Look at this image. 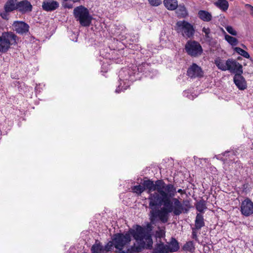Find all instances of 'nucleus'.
Wrapping results in <instances>:
<instances>
[{"instance_id": "f257e3e1", "label": "nucleus", "mask_w": 253, "mask_h": 253, "mask_svg": "<svg viewBox=\"0 0 253 253\" xmlns=\"http://www.w3.org/2000/svg\"><path fill=\"white\" fill-rule=\"evenodd\" d=\"M145 189L149 194L148 199L149 207L152 210L151 221L159 218L162 222L166 223L170 213L178 216L182 213H187L190 208L188 201H184L182 204L178 199L173 198L176 192L174 185L166 184L163 180H157L155 182L149 179L144 180L142 185H136L132 188L133 192L138 195H140Z\"/></svg>"}, {"instance_id": "e433bc0d", "label": "nucleus", "mask_w": 253, "mask_h": 253, "mask_svg": "<svg viewBox=\"0 0 253 253\" xmlns=\"http://www.w3.org/2000/svg\"><path fill=\"white\" fill-rule=\"evenodd\" d=\"M175 188L176 189L175 187ZM175 191H176V190H175ZM176 192L180 193L181 194H185V191L184 190H183L181 189H178L177 191H176L175 193H176ZM175 194L176 193H175L174 196L175 195Z\"/></svg>"}, {"instance_id": "20e7f679", "label": "nucleus", "mask_w": 253, "mask_h": 253, "mask_svg": "<svg viewBox=\"0 0 253 253\" xmlns=\"http://www.w3.org/2000/svg\"><path fill=\"white\" fill-rule=\"evenodd\" d=\"M74 14L77 21L83 26H88L91 23V17L88 10L83 6H80L74 9Z\"/></svg>"}, {"instance_id": "6e6552de", "label": "nucleus", "mask_w": 253, "mask_h": 253, "mask_svg": "<svg viewBox=\"0 0 253 253\" xmlns=\"http://www.w3.org/2000/svg\"><path fill=\"white\" fill-rule=\"evenodd\" d=\"M227 70L231 73L243 74V66L237 61L233 59H228L227 60Z\"/></svg>"}, {"instance_id": "72a5a7b5", "label": "nucleus", "mask_w": 253, "mask_h": 253, "mask_svg": "<svg viewBox=\"0 0 253 253\" xmlns=\"http://www.w3.org/2000/svg\"><path fill=\"white\" fill-rule=\"evenodd\" d=\"M245 6L248 9L250 14L253 16V6L249 4H246Z\"/></svg>"}, {"instance_id": "2f4dec72", "label": "nucleus", "mask_w": 253, "mask_h": 253, "mask_svg": "<svg viewBox=\"0 0 253 253\" xmlns=\"http://www.w3.org/2000/svg\"><path fill=\"white\" fill-rule=\"evenodd\" d=\"M192 238L194 239L195 241L199 242L198 236H197V233L198 229H195V228L193 227L192 228Z\"/></svg>"}, {"instance_id": "4468645a", "label": "nucleus", "mask_w": 253, "mask_h": 253, "mask_svg": "<svg viewBox=\"0 0 253 253\" xmlns=\"http://www.w3.org/2000/svg\"><path fill=\"white\" fill-rule=\"evenodd\" d=\"M59 3L53 0H46L42 3V9L46 11H53L59 7Z\"/></svg>"}, {"instance_id": "c756f323", "label": "nucleus", "mask_w": 253, "mask_h": 253, "mask_svg": "<svg viewBox=\"0 0 253 253\" xmlns=\"http://www.w3.org/2000/svg\"><path fill=\"white\" fill-rule=\"evenodd\" d=\"M176 13L180 17H184L187 14L186 9L184 6H179L177 9Z\"/></svg>"}, {"instance_id": "412c9836", "label": "nucleus", "mask_w": 253, "mask_h": 253, "mask_svg": "<svg viewBox=\"0 0 253 253\" xmlns=\"http://www.w3.org/2000/svg\"><path fill=\"white\" fill-rule=\"evenodd\" d=\"M91 251L92 253H103V246L98 241H96L95 244L92 246Z\"/></svg>"}, {"instance_id": "9d476101", "label": "nucleus", "mask_w": 253, "mask_h": 253, "mask_svg": "<svg viewBox=\"0 0 253 253\" xmlns=\"http://www.w3.org/2000/svg\"><path fill=\"white\" fill-rule=\"evenodd\" d=\"M203 74L201 68L195 63H193L187 71V76L191 78H201Z\"/></svg>"}, {"instance_id": "b1692460", "label": "nucleus", "mask_w": 253, "mask_h": 253, "mask_svg": "<svg viewBox=\"0 0 253 253\" xmlns=\"http://www.w3.org/2000/svg\"><path fill=\"white\" fill-rule=\"evenodd\" d=\"M224 38L225 40L232 46L237 45L238 43V40L231 36L227 34L225 32Z\"/></svg>"}, {"instance_id": "f8f14e48", "label": "nucleus", "mask_w": 253, "mask_h": 253, "mask_svg": "<svg viewBox=\"0 0 253 253\" xmlns=\"http://www.w3.org/2000/svg\"><path fill=\"white\" fill-rule=\"evenodd\" d=\"M242 74H236L234 75L233 81L239 90H244L247 88V84Z\"/></svg>"}, {"instance_id": "a19ab883", "label": "nucleus", "mask_w": 253, "mask_h": 253, "mask_svg": "<svg viewBox=\"0 0 253 253\" xmlns=\"http://www.w3.org/2000/svg\"><path fill=\"white\" fill-rule=\"evenodd\" d=\"M122 72H124V71H122L120 72L119 76H120L121 75V74H122Z\"/></svg>"}, {"instance_id": "a878e982", "label": "nucleus", "mask_w": 253, "mask_h": 253, "mask_svg": "<svg viewBox=\"0 0 253 253\" xmlns=\"http://www.w3.org/2000/svg\"><path fill=\"white\" fill-rule=\"evenodd\" d=\"M196 208L199 212H204V210L207 208L205 201L204 200H200L196 204Z\"/></svg>"}, {"instance_id": "ddd939ff", "label": "nucleus", "mask_w": 253, "mask_h": 253, "mask_svg": "<svg viewBox=\"0 0 253 253\" xmlns=\"http://www.w3.org/2000/svg\"><path fill=\"white\" fill-rule=\"evenodd\" d=\"M32 7L31 3L27 0H22L16 4V9L23 13L31 12Z\"/></svg>"}, {"instance_id": "a211bd4d", "label": "nucleus", "mask_w": 253, "mask_h": 253, "mask_svg": "<svg viewBox=\"0 0 253 253\" xmlns=\"http://www.w3.org/2000/svg\"><path fill=\"white\" fill-rule=\"evenodd\" d=\"M167 247L169 253L176 252L179 248L177 241L174 238H172L169 244L167 245Z\"/></svg>"}, {"instance_id": "f03ea898", "label": "nucleus", "mask_w": 253, "mask_h": 253, "mask_svg": "<svg viewBox=\"0 0 253 253\" xmlns=\"http://www.w3.org/2000/svg\"><path fill=\"white\" fill-rule=\"evenodd\" d=\"M136 240L138 246L135 245L131 249L135 252H140L143 249H151L152 248L153 240L151 235L144 228L137 225L135 230H130L128 232Z\"/></svg>"}, {"instance_id": "58836bf2", "label": "nucleus", "mask_w": 253, "mask_h": 253, "mask_svg": "<svg viewBox=\"0 0 253 253\" xmlns=\"http://www.w3.org/2000/svg\"><path fill=\"white\" fill-rule=\"evenodd\" d=\"M120 85H119L118 87V88L116 89V92L117 93H119L120 91H121V90H122L123 89V87L121 88V89H120Z\"/></svg>"}, {"instance_id": "aec40b11", "label": "nucleus", "mask_w": 253, "mask_h": 253, "mask_svg": "<svg viewBox=\"0 0 253 253\" xmlns=\"http://www.w3.org/2000/svg\"><path fill=\"white\" fill-rule=\"evenodd\" d=\"M198 14L201 20L206 22L210 21L212 18L211 14L205 10H200Z\"/></svg>"}, {"instance_id": "4be33fe9", "label": "nucleus", "mask_w": 253, "mask_h": 253, "mask_svg": "<svg viewBox=\"0 0 253 253\" xmlns=\"http://www.w3.org/2000/svg\"><path fill=\"white\" fill-rule=\"evenodd\" d=\"M214 4L217 7L224 11H226L229 7L228 2L226 0H218Z\"/></svg>"}, {"instance_id": "f704fd0d", "label": "nucleus", "mask_w": 253, "mask_h": 253, "mask_svg": "<svg viewBox=\"0 0 253 253\" xmlns=\"http://www.w3.org/2000/svg\"><path fill=\"white\" fill-rule=\"evenodd\" d=\"M63 6L65 8H67L69 9L73 8V4L72 3L69 2H65L63 4Z\"/></svg>"}, {"instance_id": "473e14b6", "label": "nucleus", "mask_w": 253, "mask_h": 253, "mask_svg": "<svg viewBox=\"0 0 253 253\" xmlns=\"http://www.w3.org/2000/svg\"><path fill=\"white\" fill-rule=\"evenodd\" d=\"M149 3L154 6L159 5L162 3V0H148Z\"/></svg>"}, {"instance_id": "cd10ccee", "label": "nucleus", "mask_w": 253, "mask_h": 253, "mask_svg": "<svg viewBox=\"0 0 253 253\" xmlns=\"http://www.w3.org/2000/svg\"><path fill=\"white\" fill-rule=\"evenodd\" d=\"M202 32L205 34V37L207 41H211L212 37L211 36V30L209 28L204 27L202 29Z\"/></svg>"}, {"instance_id": "393cba45", "label": "nucleus", "mask_w": 253, "mask_h": 253, "mask_svg": "<svg viewBox=\"0 0 253 253\" xmlns=\"http://www.w3.org/2000/svg\"><path fill=\"white\" fill-rule=\"evenodd\" d=\"M195 249L194 243L191 241L186 242L183 246V250L188 251L191 253L194 252Z\"/></svg>"}, {"instance_id": "1a4fd4ad", "label": "nucleus", "mask_w": 253, "mask_h": 253, "mask_svg": "<svg viewBox=\"0 0 253 253\" xmlns=\"http://www.w3.org/2000/svg\"><path fill=\"white\" fill-rule=\"evenodd\" d=\"M241 211L246 216H250L253 213V203L250 199L247 198L242 202Z\"/></svg>"}, {"instance_id": "423d86ee", "label": "nucleus", "mask_w": 253, "mask_h": 253, "mask_svg": "<svg viewBox=\"0 0 253 253\" xmlns=\"http://www.w3.org/2000/svg\"><path fill=\"white\" fill-rule=\"evenodd\" d=\"M176 30L181 33L183 37L191 38L194 34L195 30L193 26L188 22L183 20L177 22Z\"/></svg>"}, {"instance_id": "2eb2a0df", "label": "nucleus", "mask_w": 253, "mask_h": 253, "mask_svg": "<svg viewBox=\"0 0 253 253\" xmlns=\"http://www.w3.org/2000/svg\"><path fill=\"white\" fill-rule=\"evenodd\" d=\"M152 253H169L167 245L162 242L156 244Z\"/></svg>"}, {"instance_id": "c85d7f7f", "label": "nucleus", "mask_w": 253, "mask_h": 253, "mask_svg": "<svg viewBox=\"0 0 253 253\" xmlns=\"http://www.w3.org/2000/svg\"><path fill=\"white\" fill-rule=\"evenodd\" d=\"M113 247H115V244L112 238L111 241H109L105 246H103L104 252L111 251L113 249Z\"/></svg>"}, {"instance_id": "f3484780", "label": "nucleus", "mask_w": 253, "mask_h": 253, "mask_svg": "<svg viewBox=\"0 0 253 253\" xmlns=\"http://www.w3.org/2000/svg\"><path fill=\"white\" fill-rule=\"evenodd\" d=\"M205 226L204 219L203 215L200 213H198L196 215L195 221V229L200 230L202 227Z\"/></svg>"}, {"instance_id": "0eeeda50", "label": "nucleus", "mask_w": 253, "mask_h": 253, "mask_svg": "<svg viewBox=\"0 0 253 253\" xmlns=\"http://www.w3.org/2000/svg\"><path fill=\"white\" fill-rule=\"evenodd\" d=\"M186 52L191 56L197 57L201 55L203 49L200 44L195 41H188L185 46Z\"/></svg>"}, {"instance_id": "39448f33", "label": "nucleus", "mask_w": 253, "mask_h": 253, "mask_svg": "<svg viewBox=\"0 0 253 253\" xmlns=\"http://www.w3.org/2000/svg\"><path fill=\"white\" fill-rule=\"evenodd\" d=\"M115 248L119 251H122L124 247L129 244L131 236L129 233H116L113 236Z\"/></svg>"}, {"instance_id": "c9c22d12", "label": "nucleus", "mask_w": 253, "mask_h": 253, "mask_svg": "<svg viewBox=\"0 0 253 253\" xmlns=\"http://www.w3.org/2000/svg\"><path fill=\"white\" fill-rule=\"evenodd\" d=\"M138 252H135L134 251L131 249V247L130 249L127 250L126 252L122 251L120 253H137Z\"/></svg>"}, {"instance_id": "9b49d317", "label": "nucleus", "mask_w": 253, "mask_h": 253, "mask_svg": "<svg viewBox=\"0 0 253 253\" xmlns=\"http://www.w3.org/2000/svg\"><path fill=\"white\" fill-rule=\"evenodd\" d=\"M13 30L19 34H24L29 31V26L25 22L15 21L12 24Z\"/></svg>"}, {"instance_id": "7ed1b4c3", "label": "nucleus", "mask_w": 253, "mask_h": 253, "mask_svg": "<svg viewBox=\"0 0 253 253\" xmlns=\"http://www.w3.org/2000/svg\"><path fill=\"white\" fill-rule=\"evenodd\" d=\"M17 37L12 32H5L0 36V52H7L13 44L17 43Z\"/></svg>"}, {"instance_id": "7c9ffc66", "label": "nucleus", "mask_w": 253, "mask_h": 253, "mask_svg": "<svg viewBox=\"0 0 253 253\" xmlns=\"http://www.w3.org/2000/svg\"><path fill=\"white\" fill-rule=\"evenodd\" d=\"M225 29L230 34L233 36H236L237 35V32L232 26H227L225 27Z\"/></svg>"}, {"instance_id": "4c0bfd02", "label": "nucleus", "mask_w": 253, "mask_h": 253, "mask_svg": "<svg viewBox=\"0 0 253 253\" xmlns=\"http://www.w3.org/2000/svg\"><path fill=\"white\" fill-rule=\"evenodd\" d=\"M0 15L2 18L7 19V14L6 13H1Z\"/></svg>"}, {"instance_id": "5701e85b", "label": "nucleus", "mask_w": 253, "mask_h": 253, "mask_svg": "<svg viewBox=\"0 0 253 253\" xmlns=\"http://www.w3.org/2000/svg\"><path fill=\"white\" fill-rule=\"evenodd\" d=\"M17 0H8L4 6L5 12H11L16 8L15 3Z\"/></svg>"}, {"instance_id": "bb28decb", "label": "nucleus", "mask_w": 253, "mask_h": 253, "mask_svg": "<svg viewBox=\"0 0 253 253\" xmlns=\"http://www.w3.org/2000/svg\"><path fill=\"white\" fill-rule=\"evenodd\" d=\"M233 49L235 52L238 53L240 55L243 56L244 57L246 58H249L250 57L249 53L244 50V49H242L241 48L239 47H235Z\"/></svg>"}, {"instance_id": "6ab92c4d", "label": "nucleus", "mask_w": 253, "mask_h": 253, "mask_svg": "<svg viewBox=\"0 0 253 253\" xmlns=\"http://www.w3.org/2000/svg\"><path fill=\"white\" fill-rule=\"evenodd\" d=\"M164 3L166 7L170 10L175 9L178 6L177 0H164Z\"/></svg>"}, {"instance_id": "ea45409f", "label": "nucleus", "mask_w": 253, "mask_h": 253, "mask_svg": "<svg viewBox=\"0 0 253 253\" xmlns=\"http://www.w3.org/2000/svg\"><path fill=\"white\" fill-rule=\"evenodd\" d=\"M73 2H77V1H80V0H72Z\"/></svg>"}, {"instance_id": "dca6fc26", "label": "nucleus", "mask_w": 253, "mask_h": 253, "mask_svg": "<svg viewBox=\"0 0 253 253\" xmlns=\"http://www.w3.org/2000/svg\"><path fill=\"white\" fill-rule=\"evenodd\" d=\"M214 64L218 69L223 71H227V60L225 61L221 58L218 57L214 59Z\"/></svg>"}]
</instances>
